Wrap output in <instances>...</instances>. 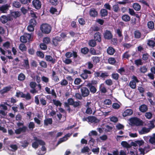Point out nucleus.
Returning <instances> with one entry per match:
<instances>
[{"label": "nucleus", "instance_id": "nucleus-1", "mask_svg": "<svg viewBox=\"0 0 155 155\" xmlns=\"http://www.w3.org/2000/svg\"><path fill=\"white\" fill-rule=\"evenodd\" d=\"M40 29L43 33L48 34L51 31V27L48 24H43L41 25Z\"/></svg>", "mask_w": 155, "mask_h": 155}, {"label": "nucleus", "instance_id": "nucleus-2", "mask_svg": "<svg viewBox=\"0 0 155 155\" xmlns=\"http://www.w3.org/2000/svg\"><path fill=\"white\" fill-rule=\"evenodd\" d=\"M93 72L87 69H83L81 74H80V77L84 80L87 79L89 76L91 77V75L92 74Z\"/></svg>", "mask_w": 155, "mask_h": 155}, {"label": "nucleus", "instance_id": "nucleus-3", "mask_svg": "<svg viewBox=\"0 0 155 155\" xmlns=\"http://www.w3.org/2000/svg\"><path fill=\"white\" fill-rule=\"evenodd\" d=\"M16 96L18 97L20 96L21 98H25L26 100H30L31 98L30 94L29 92H27L25 94L22 92H17L16 93Z\"/></svg>", "mask_w": 155, "mask_h": 155}, {"label": "nucleus", "instance_id": "nucleus-4", "mask_svg": "<svg viewBox=\"0 0 155 155\" xmlns=\"http://www.w3.org/2000/svg\"><path fill=\"white\" fill-rule=\"evenodd\" d=\"M31 37L30 34L27 33H24L23 35L21 36L20 38V40L23 43H26L28 40L30 41Z\"/></svg>", "mask_w": 155, "mask_h": 155}, {"label": "nucleus", "instance_id": "nucleus-5", "mask_svg": "<svg viewBox=\"0 0 155 155\" xmlns=\"http://www.w3.org/2000/svg\"><path fill=\"white\" fill-rule=\"evenodd\" d=\"M130 121L137 126L142 125L143 124V121L137 117L131 118L130 119Z\"/></svg>", "mask_w": 155, "mask_h": 155}, {"label": "nucleus", "instance_id": "nucleus-6", "mask_svg": "<svg viewBox=\"0 0 155 155\" xmlns=\"http://www.w3.org/2000/svg\"><path fill=\"white\" fill-rule=\"evenodd\" d=\"M32 6L37 10L41 8V2L39 0H33L32 1Z\"/></svg>", "mask_w": 155, "mask_h": 155}, {"label": "nucleus", "instance_id": "nucleus-7", "mask_svg": "<svg viewBox=\"0 0 155 155\" xmlns=\"http://www.w3.org/2000/svg\"><path fill=\"white\" fill-rule=\"evenodd\" d=\"M29 86L32 88L30 90V92L32 94H34L38 93V91L35 88L37 84L35 82L31 81L29 83Z\"/></svg>", "mask_w": 155, "mask_h": 155}, {"label": "nucleus", "instance_id": "nucleus-8", "mask_svg": "<svg viewBox=\"0 0 155 155\" xmlns=\"http://www.w3.org/2000/svg\"><path fill=\"white\" fill-rule=\"evenodd\" d=\"M81 91L82 96L83 97H87L90 94V91L86 87H82L81 88Z\"/></svg>", "mask_w": 155, "mask_h": 155}, {"label": "nucleus", "instance_id": "nucleus-9", "mask_svg": "<svg viewBox=\"0 0 155 155\" xmlns=\"http://www.w3.org/2000/svg\"><path fill=\"white\" fill-rule=\"evenodd\" d=\"M90 92L92 94H94L96 93L97 91L96 87L93 85V83L89 82L87 84Z\"/></svg>", "mask_w": 155, "mask_h": 155}, {"label": "nucleus", "instance_id": "nucleus-10", "mask_svg": "<svg viewBox=\"0 0 155 155\" xmlns=\"http://www.w3.org/2000/svg\"><path fill=\"white\" fill-rule=\"evenodd\" d=\"M62 40V39L59 36H57L54 38L52 40V44L55 46H57L59 43Z\"/></svg>", "mask_w": 155, "mask_h": 155}, {"label": "nucleus", "instance_id": "nucleus-11", "mask_svg": "<svg viewBox=\"0 0 155 155\" xmlns=\"http://www.w3.org/2000/svg\"><path fill=\"white\" fill-rule=\"evenodd\" d=\"M9 7H10V5L8 4L4 5L0 7V11L2 13H6L7 11L9 9Z\"/></svg>", "mask_w": 155, "mask_h": 155}, {"label": "nucleus", "instance_id": "nucleus-12", "mask_svg": "<svg viewBox=\"0 0 155 155\" xmlns=\"http://www.w3.org/2000/svg\"><path fill=\"white\" fill-rule=\"evenodd\" d=\"M104 35V38L107 40L111 39L113 37V35L110 31L108 30L106 31Z\"/></svg>", "mask_w": 155, "mask_h": 155}, {"label": "nucleus", "instance_id": "nucleus-13", "mask_svg": "<svg viewBox=\"0 0 155 155\" xmlns=\"http://www.w3.org/2000/svg\"><path fill=\"white\" fill-rule=\"evenodd\" d=\"M94 40L99 42H100L101 40V35L99 32H97L94 35Z\"/></svg>", "mask_w": 155, "mask_h": 155}, {"label": "nucleus", "instance_id": "nucleus-14", "mask_svg": "<svg viewBox=\"0 0 155 155\" xmlns=\"http://www.w3.org/2000/svg\"><path fill=\"white\" fill-rule=\"evenodd\" d=\"M133 113V111L131 109H127L123 113L124 117H126L131 115Z\"/></svg>", "mask_w": 155, "mask_h": 155}, {"label": "nucleus", "instance_id": "nucleus-15", "mask_svg": "<svg viewBox=\"0 0 155 155\" xmlns=\"http://www.w3.org/2000/svg\"><path fill=\"white\" fill-rule=\"evenodd\" d=\"M45 59L47 61L50 62L53 64H54L56 61L55 59L53 58L52 56L50 55H46Z\"/></svg>", "mask_w": 155, "mask_h": 155}, {"label": "nucleus", "instance_id": "nucleus-16", "mask_svg": "<svg viewBox=\"0 0 155 155\" xmlns=\"http://www.w3.org/2000/svg\"><path fill=\"white\" fill-rule=\"evenodd\" d=\"M107 51L108 54L110 55H113L115 52V49L111 46L109 47L107 49Z\"/></svg>", "mask_w": 155, "mask_h": 155}, {"label": "nucleus", "instance_id": "nucleus-17", "mask_svg": "<svg viewBox=\"0 0 155 155\" xmlns=\"http://www.w3.org/2000/svg\"><path fill=\"white\" fill-rule=\"evenodd\" d=\"M74 103V100L72 98H69L67 100V102L65 103V105L66 107H69V105H73Z\"/></svg>", "mask_w": 155, "mask_h": 155}, {"label": "nucleus", "instance_id": "nucleus-18", "mask_svg": "<svg viewBox=\"0 0 155 155\" xmlns=\"http://www.w3.org/2000/svg\"><path fill=\"white\" fill-rule=\"evenodd\" d=\"M147 26L150 29L153 30L155 29L154 28V23L152 21H149L147 23Z\"/></svg>", "mask_w": 155, "mask_h": 155}, {"label": "nucleus", "instance_id": "nucleus-19", "mask_svg": "<svg viewBox=\"0 0 155 155\" xmlns=\"http://www.w3.org/2000/svg\"><path fill=\"white\" fill-rule=\"evenodd\" d=\"M11 88L12 87L11 86L6 87H4L0 91V92L1 94H3L10 91Z\"/></svg>", "mask_w": 155, "mask_h": 155}, {"label": "nucleus", "instance_id": "nucleus-20", "mask_svg": "<svg viewBox=\"0 0 155 155\" xmlns=\"http://www.w3.org/2000/svg\"><path fill=\"white\" fill-rule=\"evenodd\" d=\"M87 119L88 120V122L91 123L94 122L96 123L98 120L97 118L94 116H89L87 117Z\"/></svg>", "mask_w": 155, "mask_h": 155}, {"label": "nucleus", "instance_id": "nucleus-21", "mask_svg": "<svg viewBox=\"0 0 155 155\" xmlns=\"http://www.w3.org/2000/svg\"><path fill=\"white\" fill-rule=\"evenodd\" d=\"M89 14L91 16L94 17L97 15V12L94 8H93L90 10Z\"/></svg>", "mask_w": 155, "mask_h": 155}, {"label": "nucleus", "instance_id": "nucleus-22", "mask_svg": "<svg viewBox=\"0 0 155 155\" xmlns=\"http://www.w3.org/2000/svg\"><path fill=\"white\" fill-rule=\"evenodd\" d=\"M24 66L26 69H29L30 68V66L28 58H27L26 59L23 60Z\"/></svg>", "mask_w": 155, "mask_h": 155}, {"label": "nucleus", "instance_id": "nucleus-23", "mask_svg": "<svg viewBox=\"0 0 155 155\" xmlns=\"http://www.w3.org/2000/svg\"><path fill=\"white\" fill-rule=\"evenodd\" d=\"M150 129L149 128H146L145 127L142 128L141 130L139 131V134H144L149 132Z\"/></svg>", "mask_w": 155, "mask_h": 155}, {"label": "nucleus", "instance_id": "nucleus-24", "mask_svg": "<svg viewBox=\"0 0 155 155\" xmlns=\"http://www.w3.org/2000/svg\"><path fill=\"white\" fill-rule=\"evenodd\" d=\"M100 12L101 17H105L108 15V11L105 9H101Z\"/></svg>", "mask_w": 155, "mask_h": 155}, {"label": "nucleus", "instance_id": "nucleus-25", "mask_svg": "<svg viewBox=\"0 0 155 155\" xmlns=\"http://www.w3.org/2000/svg\"><path fill=\"white\" fill-rule=\"evenodd\" d=\"M21 144V146L24 148H25L28 146L29 142L26 140L20 142Z\"/></svg>", "mask_w": 155, "mask_h": 155}, {"label": "nucleus", "instance_id": "nucleus-26", "mask_svg": "<svg viewBox=\"0 0 155 155\" xmlns=\"http://www.w3.org/2000/svg\"><path fill=\"white\" fill-rule=\"evenodd\" d=\"M52 120L51 118H46L44 120V124L46 126L51 124L52 123Z\"/></svg>", "mask_w": 155, "mask_h": 155}, {"label": "nucleus", "instance_id": "nucleus-27", "mask_svg": "<svg viewBox=\"0 0 155 155\" xmlns=\"http://www.w3.org/2000/svg\"><path fill=\"white\" fill-rule=\"evenodd\" d=\"M112 10L115 12H117L120 11V8L118 4H115L113 6Z\"/></svg>", "mask_w": 155, "mask_h": 155}, {"label": "nucleus", "instance_id": "nucleus-28", "mask_svg": "<svg viewBox=\"0 0 155 155\" xmlns=\"http://www.w3.org/2000/svg\"><path fill=\"white\" fill-rule=\"evenodd\" d=\"M93 63L95 64H97L100 61V58L98 56H93L91 58Z\"/></svg>", "mask_w": 155, "mask_h": 155}, {"label": "nucleus", "instance_id": "nucleus-29", "mask_svg": "<svg viewBox=\"0 0 155 155\" xmlns=\"http://www.w3.org/2000/svg\"><path fill=\"white\" fill-rule=\"evenodd\" d=\"M11 15L14 18H16L20 16L19 12L18 11H13L11 13Z\"/></svg>", "mask_w": 155, "mask_h": 155}, {"label": "nucleus", "instance_id": "nucleus-30", "mask_svg": "<svg viewBox=\"0 0 155 155\" xmlns=\"http://www.w3.org/2000/svg\"><path fill=\"white\" fill-rule=\"evenodd\" d=\"M89 51V49L87 47H84L81 48V51L83 54L86 55L88 54Z\"/></svg>", "mask_w": 155, "mask_h": 155}, {"label": "nucleus", "instance_id": "nucleus-31", "mask_svg": "<svg viewBox=\"0 0 155 155\" xmlns=\"http://www.w3.org/2000/svg\"><path fill=\"white\" fill-rule=\"evenodd\" d=\"M19 48L20 50L22 52L27 51V48L24 43L20 44L19 45Z\"/></svg>", "mask_w": 155, "mask_h": 155}, {"label": "nucleus", "instance_id": "nucleus-32", "mask_svg": "<svg viewBox=\"0 0 155 155\" xmlns=\"http://www.w3.org/2000/svg\"><path fill=\"white\" fill-rule=\"evenodd\" d=\"M139 109L141 112H145L147 110V107L146 105L143 104L140 107Z\"/></svg>", "mask_w": 155, "mask_h": 155}, {"label": "nucleus", "instance_id": "nucleus-33", "mask_svg": "<svg viewBox=\"0 0 155 155\" xmlns=\"http://www.w3.org/2000/svg\"><path fill=\"white\" fill-rule=\"evenodd\" d=\"M34 140L35 141L38 142L40 145H45V143L43 140L38 139L36 137H34Z\"/></svg>", "mask_w": 155, "mask_h": 155}, {"label": "nucleus", "instance_id": "nucleus-34", "mask_svg": "<svg viewBox=\"0 0 155 155\" xmlns=\"http://www.w3.org/2000/svg\"><path fill=\"white\" fill-rule=\"evenodd\" d=\"M133 8L136 11H139L141 9L140 5L137 3H134L133 5Z\"/></svg>", "mask_w": 155, "mask_h": 155}, {"label": "nucleus", "instance_id": "nucleus-35", "mask_svg": "<svg viewBox=\"0 0 155 155\" xmlns=\"http://www.w3.org/2000/svg\"><path fill=\"white\" fill-rule=\"evenodd\" d=\"M122 19L124 21L127 22L130 20V18L128 15H124L122 16Z\"/></svg>", "mask_w": 155, "mask_h": 155}, {"label": "nucleus", "instance_id": "nucleus-36", "mask_svg": "<svg viewBox=\"0 0 155 155\" xmlns=\"http://www.w3.org/2000/svg\"><path fill=\"white\" fill-rule=\"evenodd\" d=\"M121 145L123 147L127 148H130L131 147L130 144L126 141H122L121 142Z\"/></svg>", "mask_w": 155, "mask_h": 155}, {"label": "nucleus", "instance_id": "nucleus-37", "mask_svg": "<svg viewBox=\"0 0 155 155\" xmlns=\"http://www.w3.org/2000/svg\"><path fill=\"white\" fill-rule=\"evenodd\" d=\"M1 22L3 24H5L8 21L7 16L6 15H2L1 16L0 18Z\"/></svg>", "mask_w": 155, "mask_h": 155}, {"label": "nucleus", "instance_id": "nucleus-38", "mask_svg": "<svg viewBox=\"0 0 155 155\" xmlns=\"http://www.w3.org/2000/svg\"><path fill=\"white\" fill-rule=\"evenodd\" d=\"M25 78V75L23 73L20 74L18 76V80L19 81H22L24 80Z\"/></svg>", "mask_w": 155, "mask_h": 155}, {"label": "nucleus", "instance_id": "nucleus-39", "mask_svg": "<svg viewBox=\"0 0 155 155\" xmlns=\"http://www.w3.org/2000/svg\"><path fill=\"white\" fill-rule=\"evenodd\" d=\"M96 41H95L94 39L90 40L88 43L89 45L91 47H95L96 45Z\"/></svg>", "mask_w": 155, "mask_h": 155}, {"label": "nucleus", "instance_id": "nucleus-40", "mask_svg": "<svg viewBox=\"0 0 155 155\" xmlns=\"http://www.w3.org/2000/svg\"><path fill=\"white\" fill-rule=\"evenodd\" d=\"M149 141L151 144L155 145V134H153V137H150Z\"/></svg>", "mask_w": 155, "mask_h": 155}, {"label": "nucleus", "instance_id": "nucleus-41", "mask_svg": "<svg viewBox=\"0 0 155 155\" xmlns=\"http://www.w3.org/2000/svg\"><path fill=\"white\" fill-rule=\"evenodd\" d=\"M63 61L66 64H70L72 62V61L71 59L67 58L64 59H63Z\"/></svg>", "mask_w": 155, "mask_h": 155}, {"label": "nucleus", "instance_id": "nucleus-42", "mask_svg": "<svg viewBox=\"0 0 155 155\" xmlns=\"http://www.w3.org/2000/svg\"><path fill=\"white\" fill-rule=\"evenodd\" d=\"M14 7L16 8H20L21 6V4L20 2L18 1L14 2L12 3Z\"/></svg>", "mask_w": 155, "mask_h": 155}, {"label": "nucleus", "instance_id": "nucleus-43", "mask_svg": "<svg viewBox=\"0 0 155 155\" xmlns=\"http://www.w3.org/2000/svg\"><path fill=\"white\" fill-rule=\"evenodd\" d=\"M43 42L45 44H48L51 42L50 38L48 37L44 38L43 40Z\"/></svg>", "mask_w": 155, "mask_h": 155}, {"label": "nucleus", "instance_id": "nucleus-44", "mask_svg": "<svg viewBox=\"0 0 155 155\" xmlns=\"http://www.w3.org/2000/svg\"><path fill=\"white\" fill-rule=\"evenodd\" d=\"M109 76V74L107 72L104 71V72H102L100 74V77L102 78H107Z\"/></svg>", "mask_w": 155, "mask_h": 155}, {"label": "nucleus", "instance_id": "nucleus-45", "mask_svg": "<svg viewBox=\"0 0 155 155\" xmlns=\"http://www.w3.org/2000/svg\"><path fill=\"white\" fill-rule=\"evenodd\" d=\"M129 86L132 88L135 89L136 88V83L134 81H130L129 83Z\"/></svg>", "mask_w": 155, "mask_h": 155}, {"label": "nucleus", "instance_id": "nucleus-46", "mask_svg": "<svg viewBox=\"0 0 155 155\" xmlns=\"http://www.w3.org/2000/svg\"><path fill=\"white\" fill-rule=\"evenodd\" d=\"M108 61L109 63L112 65L114 64L116 62L115 59L113 58H109Z\"/></svg>", "mask_w": 155, "mask_h": 155}, {"label": "nucleus", "instance_id": "nucleus-47", "mask_svg": "<svg viewBox=\"0 0 155 155\" xmlns=\"http://www.w3.org/2000/svg\"><path fill=\"white\" fill-rule=\"evenodd\" d=\"M29 24L35 27L37 24L36 19H31L29 21Z\"/></svg>", "mask_w": 155, "mask_h": 155}, {"label": "nucleus", "instance_id": "nucleus-48", "mask_svg": "<svg viewBox=\"0 0 155 155\" xmlns=\"http://www.w3.org/2000/svg\"><path fill=\"white\" fill-rule=\"evenodd\" d=\"M53 102L54 104L57 107L58 106H61V105L62 104L59 101L56 100L55 99H53Z\"/></svg>", "mask_w": 155, "mask_h": 155}, {"label": "nucleus", "instance_id": "nucleus-49", "mask_svg": "<svg viewBox=\"0 0 155 155\" xmlns=\"http://www.w3.org/2000/svg\"><path fill=\"white\" fill-rule=\"evenodd\" d=\"M147 44L150 47H153L155 46V41L153 40H149Z\"/></svg>", "mask_w": 155, "mask_h": 155}, {"label": "nucleus", "instance_id": "nucleus-50", "mask_svg": "<svg viewBox=\"0 0 155 155\" xmlns=\"http://www.w3.org/2000/svg\"><path fill=\"white\" fill-rule=\"evenodd\" d=\"M90 150L89 148L87 147H84L81 150V152L82 153H88Z\"/></svg>", "mask_w": 155, "mask_h": 155}, {"label": "nucleus", "instance_id": "nucleus-51", "mask_svg": "<svg viewBox=\"0 0 155 155\" xmlns=\"http://www.w3.org/2000/svg\"><path fill=\"white\" fill-rule=\"evenodd\" d=\"M147 68L145 66H141L140 67V70L141 73H144L147 71Z\"/></svg>", "mask_w": 155, "mask_h": 155}, {"label": "nucleus", "instance_id": "nucleus-52", "mask_svg": "<svg viewBox=\"0 0 155 155\" xmlns=\"http://www.w3.org/2000/svg\"><path fill=\"white\" fill-rule=\"evenodd\" d=\"M135 64L137 66H138L140 65H142L143 64V62L142 60L140 59L136 60L134 61Z\"/></svg>", "mask_w": 155, "mask_h": 155}, {"label": "nucleus", "instance_id": "nucleus-53", "mask_svg": "<svg viewBox=\"0 0 155 155\" xmlns=\"http://www.w3.org/2000/svg\"><path fill=\"white\" fill-rule=\"evenodd\" d=\"M99 148L96 147L95 148H92L91 150L94 154H98L99 152Z\"/></svg>", "mask_w": 155, "mask_h": 155}, {"label": "nucleus", "instance_id": "nucleus-54", "mask_svg": "<svg viewBox=\"0 0 155 155\" xmlns=\"http://www.w3.org/2000/svg\"><path fill=\"white\" fill-rule=\"evenodd\" d=\"M111 77L112 78L116 80H117L118 79L119 75L117 73H113L111 74Z\"/></svg>", "mask_w": 155, "mask_h": 155}, {"label": "nucleus", "instance_id": "nucleus-55", "mask_svg": "<svg viewBox=\"0 0 155 155\" xmlns=\"http://www.w3.org/2000/svg\"><path fill=\"white\" fill-rule=\"evenodd\" d=\"M28 52L30 54L33 55L35 53V51L33 48H30L28 49Z\"/></svg>", "mask_w": 155, "mask_h": 155}, {"label": "nucleus", "instance_id": "nucleus-56", "mask_svg": "<svg viewBox=\"0 0 155 155\" xmlns=\"http://www.w3.org/2000/svg\"><path fill=\"white\" fill-rule=\"evenodd\" d=\"M141 33L138 31H136L134 32V35L135 38H139L141 37Z\"/></svg>", "mask_w": 155, "mask_h": 155}, {"label": "nucleus", "instance_id": "nucleus-57", "mask_svg": "<svg viewBox=\"0 0 155 155\" xmlns=\"http://www.w3.org/2000/svg\"><path fill=\"white\" fill-rule=\"evenodd\" d=\"M39 64L42 67L45 68L47 67V64L44 61H41L39 63Z\"/></svg>", "mask_w": 155, "mask_h": 155}, {"label": "nucleus", "instance_id": "nucleus-58", "mask_svg": "<svg viewBox=\"0 0 155 155\" xmlns=\"http://www.w3.org/2000/svg\"><path fill=\"white\" fill-rule=\"evenodd\" d=\"M39 145V144L38 142L35 141L32 143V146L33 148L36 149L38 147Z\"/></svg>", "mask_w": 155, "mask_h": 155}, {"label": "nucleus", "instance_id": "nucleus-59", "mask_svg": "<svg viewBox=\"0 0 155 155\" xmlns=\"http://www.w3.org/2000/svg\"><path fill=\"white\" fill-rule=\"evenodd\" d=\"M135 142H136L139 146L143 145L144 142L143 140H137L135 141Z\"/></svg>", "mask_w": 155, "mask_h": 155}, {"label": "nucleus", "instance_id": "nucleus-60", "mask_svg": "<svg viewBox=\"0 0 155 155\" xmlns=\"http://www.w3.org/2000/svg\"><path fill=\"white\" fill-rule=\"evenodd\" d=\"M60 84L61 86H66L68 84V82L67 80L65 79H63L60 82Z\"/></svg>", "mask_w": 155, "mask_h": 155}, {"label": "nucleus", "instance_id": "nucleus-61", "mask_svg": "<svg viewBox=\"0 0 155 155\" xmlns=\"http://www.w3.org/2000/svg\"><path fill=\"white\" fill-rule=\"evenodd\" d=\"M104 104L107 105H110L111 104L112 102L110 99H107L104 101Z\"/></svg>", "mask_w": 155, "mask_h": 155}, {"label": "nucleus", "instance_id": "nucleus-62", "mask_svg": "<svg viewBox=\"0 0 155 155\" xmlns=\"http://www.w3.org/2000/svg\"><path fill=\"white\" fill-rule=\"evenodd\" d=\"M28 127L29 129L33 130L35 127V125L34 123L33 122H30L29 124Z\"/></svg>", "mask_w": 155, "mask_h": 155}, {"label": "nucleus", "instance_id": "nucleus-63", "mask_svg": "<svg viewBox=\"0 0 155 155\" xmlns=\"http://www.w3.org/2000/svg\"><path fill=\"white\" fill-rule=\"evenodd\" d=\"M40 47L41 49L42 50H45L47 48L46 45L44 43H41L40 44Z\"/></svg>", "mask_w": 155, "mask_h": 155}, {"label": "nucleus", "instance_id": "nucleus-64", "mask_svg": "<svg viewBox=\"0 0 155 155\" xmlns=\"http://www.w3.org/2000/svg\"><path fill=\"white\" fill-rule=\"evenodd\" d=\"M81 81H82L80 78H77L75 79L74 83L76 85H79Z\"/></svg>", "mask_w": 155, "mask_h": 155}]
</instances>
